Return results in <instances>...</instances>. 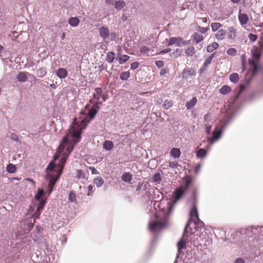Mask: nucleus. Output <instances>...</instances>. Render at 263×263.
I'll return each mask as SVG.
<instances>
[{"instance_id":"obj_5","label":"nucleus","mask_w":263,"mask_h":263,"mask_svg":"<svg viewBox=\"0 0 263 263\" xmlns=\"http://www.w3.org/2000/svg\"><path fill=\"white\" fill-rule=\"evenodd\" d=\"M102 101H98L96 102L92 106V107L89 110L88 117L85 116L84 119L78 120V119H75L73 120L72 124L70 127L73 125L74 122H76L77 124L81 126V122L83 121L87 120V121H89L87 123L86 126H87L88 124L90 122L91 119H93L97 112H98L99 109H100L99 105H101L102 104ZM87 126H86V127Z\"/></svg>"},{"instance_id":"obj_3","label":"nucleus","mask_w":263,"mask_h":263,"mask_svg":"<svg viewBox=\"0 0 263 263\" xmlns=\"http://www.w3.org/2000/svg\"><path fill=\"white\" fill-rule=\"evenodd\" d=\"M192 223L189 221L186 225L183 236L178 243V253L181 252V250L184 249L185 246L194 249L199 245L198 241L199 234L197 232H192V229L189 228L190 224Z\"/></svg>"},{"instance_id":"obj_47","label":"nucleus","mask_w":263,"mask_h":263,"mask_svg":"<svg viewBox=\"0 0 263 263\" xmlns=\"http://www.w3.org/2000/svg\"><path fill=\"white\" fill-rule=\"evenodd\" d=\"M227 52L228 54L231 56H234L236 54L237 51L235 48H231L228 49Z\"/></svg>"},{"instance_id":"obj_29","label":"nucleus","mask_w":263,"mask_h":263,"mask_svg":"<svg viewBox=\"0 0 263 263\" xmlns=\"http://www.w3.org/2000/svg\"><path fill=\"white\" fill-rule=\"evenodd\" d=\"M47 73V70L45 68L42 67L37 70L36 72L37 76L39 78H43L44 77Z\"/></svg>"},{"instance_id":"obj_54","label":"nucleus","mask_w":263,"mask_h":263,"mask_svg":"<svg viewBox=\"0 0 263 263\" xmlns=\"http://www.w3.org/2000/svg\"><path fill=\"white\" fill-rule=\"evenodd\" d=\"M177 42V39H176V37H171L170 39V41H169V42L168 43V46H171V45H172L174 44H176V42Z\"/></svg>"},{"instance_id":"obj_11","label":"nucleus","mask_w":263,"mask_h":263,"mask_svg":"<svg viewBox=\"0 0 263 263\" xmlns=\"http://www.w3.org/2000/svg\"><path fill=\"white\" fill-rule=\"evenodd\" d=\"M30 75V73L27 72H20L17 76V79L20 82H25L27 79V76Z\"/></svg>"},{"instance_id":"obj_43","label":"nucleus","mask_w":263,"mask_h":263,"mask_svg":"<svg viewBox=\"0 0 263 263\" xmlns=\"http://www.w3.org/2000/svg\"><path fill=\"white\" fill-rule=\"evenodd\" d=\"M258 228L260 229L261 227H258V226H251L248 227L246 231L247 232H254V234H256V232H258Z\"/></svg>"},{"instance_id":"obj_34","label":"nucleus","mask_w":263,"mask_h":263,"mask_svg":"<svg viewBox=\"0 0 263 263\" xmlns=\"http://www.w3.org/2000/svg\"><path fill=\"white\" fill-rule=\"evenodd\" d=\"M228 30H229V32L228 33V36L229 39H234L236 35H235V33H236L235 30L232 27H230L229 28Z\"/></svg>"},{"instance_id":"obj_20","label":"nucleus","mask_w":263,"mask_h":263,"mask_svg":"<svg viewBox=\"0 0 263 263\" xmlns=\"http://www.w3.org/2000/svg\"><path fill=\"white\" fill-rule=\"evenodd\" d=\"M170 155L174 158H178L181 155L180 151L177 148H173L170 151Z\"/></svg>"},{"instance_id":"obj_40","label":"nucleus","mask_w":263,"mask_h":263,"mask_svg":"<svg viewBox=\"0 0 263 263\" xmlns=\"http://www.w3.org/2000/svg\"><path fill=\"white\" fill-rule=\"evenodd\" d=\"M215 55V52L213 53L210 56H209L204 61V64H205V67H207V66L210 64L213 58Z\"/></svg>"},{"instance_id":"obj_23","label":"nucleus","mask_w":263,"mask_h":263,"mask_svg":"<svg viewBox=\"0 0 263 263\" xmlns=\"http://www.w3.org/2000/svg\"><path fill=\"white\" fill-rule=\"evenodd\" d=\"M226 34V31L223 29H219L215 34L217 39L222 40L224 38V35Z\"/></svg>"},{"instance_id":"obj_62","label":"nucleus","mask_w":263,"mask_h":263,"mask_svg":"<svg viewBox=\"0 0 263 263\" xmlns=\"http://www.w3.org/2000/svg\"><path fill=\"white\" fill-rule=\"evenodd\" d=\"M171 51V48H166V49H163V50H161V51H160L159 54H165L166 53L169 52Z\"/></svg>"},{"instance_id":"obj_12","label":"nucleus","mask_w":263,"mask_h":263,"mask_svg":"<svg viewBox=\"0 0 263 263\" xmlns=\"http://www.w3.org/2000/svg\"><path fill=\"white\" fill-rule=\"evenodd\" d=\"M56 74L59 78L64 79L67 76L68 72L66 69L60 68L57 70Z\"/></svg>"},{"instance_id":"obj_16","label":"nucleus","mask_w":263,"mask_h":263,"mask_svg":"<svg viewBox=\"0 0 263 263\" xmlns=\"http://www.w3.org/2000/svg\"><path fill=\"white\" fill-rule=\"evenodd\" d=\"M182 74L183 77L187 79L190 78L192 76L195 75V72L194 70L192 69H185L183 71Z\"/></svg>"},{"instance_id":"obj_14","label":"nucleus","mask_w":263,"mask_h":263,"mask_svg":"<svg viewBox=\"0 0 263 263\" xmlns=\"http://www.w3.org/2000/svg\"><path fill=\"white\" fill-rule=\"evenodd\" d=\"M252 57L256 60H259L261 53L259 49L256 46H253L251 49Z\"/></svg>"},{"instance_id":"obj_24","label":"nucleus","mask_w":263,"mask_h":263,"mask_svg":"<svg viewBox=\"0 0 263 263\" xmlns=\"http://www.w3.org/2000/svg\"><path fill=\"white\" fill-rule=\"evenodd\" d=\"M121 178L123 181L129 183L132 180V175L129 173H125Z\"/></svg>"},{"instance_id":"obj_32","label":"nucleus","mask_w":263,"mask_h":263,"mask_svg":"<svg viewBox=\"0 0 263 263\" xmlns=\"http://www.w3.org/2000/svg\"><path fill=\"white\" fill-rule=\"evenodd\" d=\"M231 91V88L228 85L223 86L219 90V92L222 95H226Z\"/></svg>"},{"instance_id":"obj_38","label":"nucleus","mask_w":263,"mask_h":263,"mask_svg":"<svg viewBox=\"0 0 263 263\" xmlns=\"http://www.w3.org/2000/svg\"><path fill=\"white\" fill-rule=\"evenodd\" d=\"M196 51L195 48L193 46L189 47L185 51L186 54L189 56H192Z\"/></svg>"},{"instance_id":"obj_55","label":"nucleus","mask_w":263,"mask_h":263,"mask_svg":"<svg viewBox=\"0 0 263 263\" xmlns=\"http://www.w3.org/2000/svg\"><path fill=\"white\" fill-rule=\"evenodd\" d=\"M139 65V63L137 62H133L131 64L130 68L132 69H137Z\"/></svg>"},{"instance_id":"obj_30","label":"nucleus","mask_w":263,"mask_h":263,"mask_svg":"<svg viewBox=\"0 0 263 263\" xmlns=\"http://www.w3.org/2000/svg\"><path fill=\"white\" fill-rule=\"evenodd\" d=\"M125 6V3L123 0L117 1L115 4V7L118 10H121Z\"/></svg>"},{"instance_id":"obj_44","label":"nucleus","mask_w":263,"mask_h":263,"mask_svg":"<svg viewBox=\"0 0 263 263\" xmlns=\"http://www.w3.org/2000/svg\"><path fill=\"white\" fill-rule=\"evenodd\" d=\"M248 63L250 65H252L253 66V74L256 72L257 69V65L254 62V61L253 59H249L248 60Z\"/></svg>"},{"instance_id":"obj_61","label":"nucleus","mask_w":263,"mask_h":263,"mask_svg":"<svg viewBox=\"0 0 263 263\" xmlns=\"http://www.w3.org/2000/svg\"><path fill=\"white\" fill-rule=\"evenodd\" d=\"M176 39H177V42H176V45L177 46H180L182 42V38L181 37H176Z\"/></svg>"},{"instance_id":"obj_15","label":"nucleus","mask_w":263,"mask_h":263,"mask_svg":"<svg viewBox=\"0 0 263 263\" xmlns=\"http://www.w3.org/2000/svg\"><path fill=\"white\" fill-rule=\"evenodd\" d=\"M68 24L72 27H77L80 23V20L77 17H71L68 20Z\"/></svg>"},{"instance_id":"obj_60","label":"nucleus","mask_w":263,"mask_h":263,"mask_svg":"<svg viewBox=\"0 0 263 263\" xmlns=\"http://www.w3.org/2000/svg\"><path fill=\"white\" fill-rule=\"evenodd\" d=\"M178 163L177 162H170L169 166L170 167L176 168L178 166Z\"/></svg>"},{"instance_id":"obj_9","label":"nucleus","mask_w":263,"mask_h":263,"mask_svg":"<svg viewBox=\"0 0 263 263\" xmlns=\"http://www.w3.org/2000/svg\"><path fill=\"white\" fill-rule=\"evenodd\" d=\"M211 148L210 145L206 147V149L199 148L197 149L196 151V157L198 158L202 159L205 157L208 151L210 150Z\"/></svg>"},{"instance_id":"obj_41","label":"nucleus","mask_w":263,"mask_h":263,"mask_svg":"<svg viewBox=\"0 0 263 263\" xmlns=\"http://www.w3.org/2000/svg\"><path fill=\"white\" fill-rule=\"evenodd\" d=\"M44 192L43 189H39L35 196V199L37 200H40L42 198L43 195H44Z\"/></svg>"},{"instance_id":"obj_53","label":"nucleus","mask_w":263,"mask_h":263,"mask_svg":"<svg viewBox=\"0 0 263 263\" xmlns=\"http://www.w3.org/2000/svg\"><path fill=\"white\" fill-rule=\"evenodd\" d=\"M155 64L158 67L161 68V67H162L164 66V63L163 61L160 60V61H156L155 62Z\"/></svg>"},{"instance_id":"obj_7","label":"nucleus","mask_w":263,"mask_h":263,"mask_svg":"<svg viewBox=\"0 0 263 263\" xmlns=\"http://www.w3.org/2000/svg\"><path fill=\"white\" fill-rule=\"evenodd\" d=\"M46 178L49 181L48 189L49 190V194H50L52 192L53 186L55 183L56 179L54 176L50 173H47Z\"/></svg>"},{"instance_id":"obj_6","label":"nucleus","mask_w":263,"mask_h":263,"mask_svg":"<svg viewBox=\"0 0 263 263\" xmlns=\"http://www.w3.org/2000/svg\"><path fill=\"white\" fill-rule=\"evenodd\" d=\"M227 123L221 125V127L219 129L215 128L212 133V137H209L208 140L210 145H212L215 142L218 140L222 134V131L225 128Z\"/></svg>"},{"instance_id":"obj_51","label":"nucleus","mask_w":263,"mask_h":263,"mask_svg":"<svg viewBox=\"0 0 263 263\" xmlns=\"http://www.w3.org/2000/svg\"><path fill=\"white\" fill-rule=\"evenodd\" d=\"M181 53V50L179 49V48H177L176 51L175 52H173L171 53V55L172 57H177L178 56L180 55Z\"/></svg>"},{"instance_id":"obj_37","label":"nucleus","mask_w":263,"mask_h":263,"mask_svg":"<svg viewBox=\"0 0 263 263\" xmlns=\"http://www.w3.org/2000/svg\"><path fill=\"white\" fill-rule=\"evenodd\" d=\"M129 59V56L126 54L122 55L119 58V63L120 64H123Z\"/></svg>"},{"instance_id":"obj_50","label":"nucleus","mask_w":263,"mask_h":263,"mask_svg":"<svg viewBox=\"0 0 263 263\" xmlns=\"http://www.w3.org/2000/svg\"><path fill=\"white\" fill-rule=\"evenodd\" d=\"M198 31H199L202 34L205 33L208 30V28L207 27H201L199 26H198Z\"/></svg>"},{"instance_id":"obj_19","label":"nucleus","mask_w":263,"mask_h":263,"mask_svg":"<svg viewBox=\"0 0 263 263\" xmlns=\"http://www.w3.org/2000/svg\"><path fill=\"white\" fill-rule=\"evenodd\" d=\"M197 102V99L196 97H194L192 98L191 100L189 102H187L186 103V107L187 109H191L193 108L194 106L196 105Z\"/></svg>"},{"instance_id":"obj_22","label":"nucleus","mask_w":263,"mask_h":263,"mask_svg":"<svg viewBox=\"0 0 263 263\" xmlns=\"http://www.w3.org/2000/svg\"><path fill=\"white\" fill-rule=\"evenodd\" d=\"M104 183L103 179L100 176H98L94 179L93 183L95 184L97 187H101Z\"/></svg>"},{"instance_id":"obj_45","label":"nucleus","mask_w":263,"mask_h":263,"mask_svg":"<svg viewBox=\"0 0 263 263\" xmlns=\"http://www.w3.org/2000/svg\"><path fill=\"white\" fill-rule=\"evenodd\" d=\"M76 176L79 179H84L85 178V174L82 170H77Z\"/></svg>"},{"instance_id":"obj_48","label":"nucleus","mask_w":263,"mask_h":263,"mask_svg":"<svg viewBox=\"0 0 263 263\" xmlns=\"http://www.w3.org/2000/svg\"><path fill=\"white\" fill-rule=\"evenodd\" d=\"M43 205H42V204L41 203L39 206H38V208H37V211L34 213V216L36 218H39V215L40 214V210H42L43 209Z\"/></svg>"},{"instance_id":"obj_18","label":"nucleus","mask_w":263,"mask_h":263,"mask_svg":"<svg viewBox=\"0 0 263 263\" xmlns=\"http://www.w3.org/2000/svg\"><path fill=\"white\" fill-rule=\"evenodd\" d=\"M192 38L196 43H199L203 40V35L197 32H195L192 35Z\"/></svg>"},{"instance_id":"obj_27","label":"nucleus","mask_w":263,"mask_h":263,"mask_svg":"<svg viewBox=\"0 0 263 263\" xmlns=\"http://www.w3.org/2000/svg\"><path fill=\"white\" fill-rule=\"evenodd\" d=\"M68 200L70 202L76 203L77 202V195L73 191L70 192L68 195Z\"/></svg>"},{"instance_id":"obj_8","label":"nucleus","mask_w":263,"mask_h":263,"mask_svg":"<svg viewBox=\"0 0 263 263\" xmlns=\"http://www.w3.org/2000/svg\"><path fill=\"white\" fill-rule=\"evenodd\" d=\"M98 31L100 37L104 41H105L109 35V30L108 28L102 26L99 29Z\"/></svg>"},{"instance_id":"obj_59","label":"nucleus","mask_w":263,"mask_h":263,"mask_svg":"<svg viewBox=\"0 0 263 263\" xmlns=\"http://www.w3.org/2000/svg\"><path fill=\"white\" fill-rule=\"evenodd\" d=\"M201 167V164H198L196 165L195 167V172L196 174H198L199 172L200 171V169Z\"/></svg>"},{"instance_id":"obj_35","label":"nucleus","mask_w":263,"mask_h":263,"mask_svg":"<svg viewBox=\"0 0 263 263\" xmlns=\"http://www.w3.org/2000/svg\"><path fill=\"white\" fill-rule=\"evenodd\" d=\"M130 77V72L129 71H125L122 72L120 75V78L123 81H126Z\"/></svg>"},{"instance_id":"obj_26","label":"nucleus","mask_w":263,"mask_h":263,"mask_svg":"<svg viewBox=\"0 0 263 263\" xmlns=\"http://www.w3.org/2000/svg\"><path fill=\"white\" fill-rule=\"evenodd\" d=\"M190 214L191 218H196L197 220H199L197 209L195 206L192 208Z\"/></svg>"},{"instance_id":"obj_49","label":"nucleus","mask_w":263,"mask_h":263,"mask_svg":"<svg viewBox=\"0 0 263 263\" xmlns=\"http://www.w3.org/2000/svg\"><path fill=\"white\" fill-rule=\"evenodd\" d=\"M205 126V131L207 134H210L211 133L212 125L209 124V123H206L204 125Z\"/></svg>"},{"instance_id":"obj_31","label":"nucleus","mask_w":263,"mask_h":263,"mask_svg":"<svg viewBox=\"0 0 263 263\" xmlns=\"http://www.w3.org/2000/svg\"><path fill=\"white\" fill-rule=\"evenodd\" d=\"M239 80V75L237 73H233L230 76V81L234 83H237Z\"/></svg>"},{"instance_id":"obj_28","label":"nucleus","mask_w":263,"mask_h":263,"mask_svg":"<svg viewBox=\"0 0 263 263\" xmlns=\"http://www.w3.org/2000/svg\"><path fill=\"white\" fill-rule=\"evenodd\" d=\"M16 170V167L14 164L10 163L6 166V171L8 173L12 174L15 172Z\"/></svg>"},{"instance_id":"obj_63","label":"nucleus","mask_w":263,"mask_h":263,"mask_svg":"<svg viewBox=\"0 0 263 263\" xmlns=\"http://www.w3.org/2000/svg\"><path fill=\"white\" fill-rule=\"evenodd\" d=\"M211 116L210 114H206L204 116V121L206 122H209L211 121Z\"/></svg>"},{"instance_id":"obj_21","label":"nucleus","mask_w":263,"mask_h":263,"mask_svg":"<svg viewBox=\"0 0 263 263\" xmlns=\"http://www.w3.org/2000/svg\"><path fill=\"white\" fill-rule=\"evenodd\" d=\"M184 191L181 189H177L174 192L175 199L174 204L182 196Z\"/></svg>"},{"instance_id":"obj_4","label":"nucleus","mask_w":263,"mask_h":263,"mask_svg":"<svg viewBox=\"0 0 263 263\" xmlns=\"http://www.w3.org/2000/svg\"><path fill=\"white\" fill-rule=\"evenodd\" d=\"M198 221H194L193 222V224L195 226V228L196 229V232H197L199 231L200 235L199 237L200 238V240L203 242L204 241L205 246H210L212 243V239L207 235L206 230L203 228L204 223L202 221H200L199 219L198 220Z\"/></svg>"},{"instance_id":"obj_58","label":"nucleus","mask_w":263,"mask_h":263,"mask_svg":"<svg viewBox=\"0 0 263 263\" xmlns=\"http://www.w3.org/2000/svg\"><path fill=\"white\" fill-rule=\"evenodd\" d=\"M89 169L91 171L92 174H99V172L93 166H89Z\"/></svg>"},{"instance_id":"obj_56","label":"nucleus","mask_w":263,"mask_h":263,"mask_svg":"<svg viewBox=\"0 0 263 263\" xmlns=\"http://www.w3.org/2000/svg\"><path fill=\"white\" fill-rule=\"evenodd\" d=\"M249 37L251 41L254 42L257 40V36L252 33H250L249 35Z\"/></svg>"},{"instance_id":"obj_33","label":"nucleus","mask_w":263,"mask_h":263,"mask_svg":"<svg viewBox=\"0 0 263 263\" xmlns=\"http://www.w3.org/2000/svg\"><path fill=\"white\" fill-rule=\"evenodd\" d=\"M221 27L222 25L219 23L215 22L211 24V28L213 32L218 31Z\"/></svg>"},{"instance_id":"obj_25","label":"nucleus","mask_w":263,"mask_h":263,"mask_svg":"<svg viewBox=\"0 0 263 263\" xmlns=\"http://www.w3.org/2000/svg\"><path fill=\"white\" fill-rule=\"evenodd\" d=\"M219 47V44L217 42H213L212 44H209L206 48L208 52H211Z\"/></svg>"},{"instance_id":"obj_52","label":"nucleus","mask_w":263,"mask_h":263,"mask_svg":"<svg viewBox=\"0 0 263 263\" xmlns=\"http://www.w3.org/2000/svg\"><path fill=\"white\" fill-rule=\"evenodd\" d=\"M54 167H55L54 164L51 162L48 164V165L46 168L47 171H51L54 169Z\"/></svg>"},{"instance_id":"obj_13","label":"nucleus","mask_w":263,"mask_h":263,"mask_svg":"<svg viewBox=\"0 0 263 263\" xmlns=\"http://www.w3.org/2000/svg\"><path fill=\"white\" fill-rule=\"evenodd\" d=\"M95 93H93V99L97 100L96 102L100 101V99L102 97L103 91L101 88L98 87L95 89Z\"/></svg>"},{"instance_id":"obj_64","label":"nucleus","mask_w":263,"mask_h":263,"mask_svg":"<svg viewBox=\"0 0 263 263\" xmlns=\"http://www.w3.org/2000/svg\"><path fill=\"white\" fill-rule=\"evenodd\" d=\"M234 263H245V260L242 258H237Z\"/></svg>"},{"instance_id":"obj_57","label":"nucleus","mask_w":263,"mask_h":263,"mask_svg":"<svg viewBox=\"0 0 263 263\" xmlns=\"http://www.w3.org/2000/svg\"><path fill=\"white\" fill-rule=\"evenodd\" d=\"M88 193L87 194V196H90L93 192V186L92 185H89L88 186Z\"/></svg>"},{"instance_id":"obj_46","label":"nucleus","mask_w":263,"mask_h":263,"mask_svg":"<svg viewBox=\"0 0 263 263\" xmlns=\"http://www.w3.org/2000/svg\"><path fill=\"white\" fill-rule=\"evenodd\" d=\"M10 138L12 140L16 142H18V143L21 142V141L20 140L18 136H17V135H16L15 133H11L10 135Z\"/></svg>"},{"instance_id":"obj_2","label":"nucleus","mask_w":263,"mask_h":263,"mask_svg":"<svg viewBox=\"0 0 263 263\" xmlns=\"http://www.w3.org/2000/svg\"><path fill=\"white\" fill-rule=\"evenodd\" d=\"M173 205L169 204L167 210L156 211L155 213V219L149 223V230L153 232H157L163 230L168 225V218L173 212Z\"/></svg>"},{"instance_id":"obj_39","label":"nucleus","mask_w":263,"mask_h":263,"mask_svg":"<svg viewBox=\"0 0 263 263\" xmlns=\"http://www.w3.org/2000/svg\"><path fill=\"white\" fill-rule=\"evenodd\" d=\"M149 49L146 47V46H142L140 48V53L145 56H149V54H148Z\"/></svg>"},{"instance_id":"obj_42","label":"nucleus","mask_w":263,"mask_h":263,"mask_svg":"<svg viewBox=\"0 0 263 263\" xmlns=\"http://www.w3.org/2000/svg\"><path fill=\"white\" fill-rule=\"evenodd\" d=\"M161 180V175L159 173H156L153 177V181L160 183Z\"/></svg>"},{"instance_id":"obj_1","label":"nucleus","mask_w":263,"mask_h":263,"mask_svg":"<svg viewBox=\"0 0 263 263\" xmlns=\"http://www.w3.org/2000/svg\"><path fill=\"white\" fill-rule=\"evenodd\" d=\"M88 122L87 120L82 121L81 126L74 122L73 125L70 127L68 133L63 138L54 156V159H57L62 155L60 160V164L61 165L62 170L66 162L67 158L72 151L74 144L80 141L82 131L86 128L87 123Z\"/></svg>"},{"instance_id":"obj_36","label":"nucleus","mask_w":263,"mask_h":263,"mask_svg":"<svg viewBox=\"0 0 263 263\" xmlns=\"http://www.w3.org/2000/svg\"><path fill=\"white\" fill-rule=\"evenodd\" d=\"M115 59V53L114 52L110 51L109 52L106 57V60L107 62L109 63H112Z\"/></svg>"},{"instance_id":"obj_10","label":"nucleus","mask_w":263,"mask_h":263,"mask_svg":"<svg viewBox=\"0 0 263 263\" xmlns=\"http://www.w3.org/2000/svg\"><path fill=\"white\" fill-rule=\"evenodd\" d=\"M238 20L241 26L246 25L248 22L249 18L247 14L245 13H241L240 12L238 14Z\"/></svg>"},{"instance_id":"obj_17","label":"nucleus","mask_w":263,"mask_h":263,"mask_svg":"<svg viewBox=\"0 0 263 263\" xmlns=\"http://www.w3.org/2000/svg\"><path fill=\"white\" fill-rule=\"evenodd\" d=\"M114 143L111 141L106 140L103 145V148L107 151H111L114 147Z\"/></svg>"}]
</instances>
